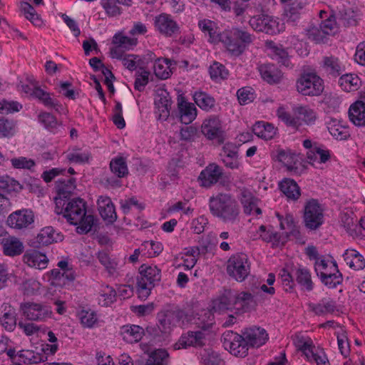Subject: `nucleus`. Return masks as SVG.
I'll return each mask as SVG.
<instances>
[{
    "mask_svg": "<svg viewBox=\"0 0 365 365\" xmlns=\"http://www.w3.org/2000/svg\"><path fill=\"white\" fill-rule=\"evenodd\" d=\"M76 187V178L59 179L56 182L57 196L55 197L54 201L56 202V199L58 198L61 200L71 199V195Z\"/></svg>",
    "mask_w": 365,
    "mask_h": 365,
    "instance_id": "obj_27",
    "label": "nucleus"
},
{
    "mask_svg": "<svg viewBox=\"0 0 365 365\" xmlns=\"http://www.w3.org/2000/svg\"><path fill=\"white\" fill-rule=\"evenodd\" d=\"M101 5L109 17H114L122 14V9L115 0H101Z\"/></svg>",
    "mask_w": 365,
    "mask_h": 365,
    "instance_id": "obj_54",
    "label": "nucleus"
},
{
    "mask_svg": "<svg viewBox=\"0 0 365 365\" xmlns=\"http://www.w3.org/2000/svg\"><path fill=\"white\" fill-rule=\"evenodd\" d=\"M1 308L2 315L0 317V323L6 331H12L17 324L16 309L9 304H4Z\"/></svg>",
    "mask_w": 365,
    "mask_h": 365,
    "instance_id": "obj_28",
    "label": "nucleus"
},
{
    "mask_svg": "<svg viewBox=\"0 0 365 365\" xmlns=\"http://www.w3.org/2000/svg\"><path fill=\"white\" fill-rule=\"evenodd\" d=\"M359 78L352 73L341 74L339 79V85L342 90L350 92L356 90L358 86Z\"/></svg>",
    "mask_w": 365,
    "mask_h": 365,
    "instance_id": "obj_47",
    "label": "nucleus"
},
{
    "mask_svg": "<svg viewBox=\"0 0 365 365\" xmlns=\"http://www.w3.org/2000/svg\"><path fill=\"white\" fill-rule=\"evenodd\" d=\"M20 309L23 315L30 321L43 322L51 318L53 314L51 307L40 303H21Z\"/></svg>",
    "mask_w": 365,
    "mask_h": 365,
    "instance_id": "obj_11",
    "label": "nucleus"
},
{
    "mask_svg": "<svg viewBox=\"0 0 365 365\" xmlns=\"http://www.w3.org/2000/svg\"><path fill=\"white\" fill-rule=\"evenodd\" d=\"M297 91L303 96H319L324 91V81L316 72H303L297 80Z\"/></svg>",
    "mask_w": 365,
    "mask_h": 365,
    "instance_id": "obj_6",
    "label": "nucleus"
},
{
    "mask_svg": "<svg viewBox=\"0 0 365 365\" xmlns=\"http://www.w3.org/2000/svg\"><path fill=\"white\" fill-rule=\"evenodd\" d=\"M198 27L205 34L209 36L208 41L212 43H218L222 38V31H220L217 24L209 19H202L198 21Z\"/></svg>",
    "mask_w": 365,
    "mask_h": 365,
    "instance_id": "obj_25",
    "label": "nucleus"
},
{
    "mask_svg": "<svg viewBox=\"0 0 365 365\" xmlns=\"http://www.w3.org/2000/svg\"><path fill=\"white\" fill-rule=\"evenodd\" d=\"M154 24L156 29L166 37H171L180 33L178 24L169 14L163 13L157 16Z\"/></svg>",
    "mask_w": 365,
    "mask_h": 365,
    "instance_id": "obj_16",
    "label": "nucleus"
},
{
    "mask_svg": "<svg viewBox=\"0 0 365 365\" xmlns=\"http://www.w3.org/2000/svg\"><path fill=\"white\" fill-rule=\"evenodd\" d=\"M38 118L39 122L50 132L54 133H57L59 128H61V123L58 122L56 117L50 113H41Z\"/></svg>",
    "mask_w": 365,
    "mask_h": 365,
    "instance_id": "obj_43",
    "label": "nucleus"
},
{
    "mask_svg": "<svg viewBox=\"0 0 365 365\" xmlns=\"http://www.w3.org/2000/svg\"><path fill=\"white\" fill-rule=\"evenodd\" d=\"M279 188L289 200L296 201L301 195V189L297 182L291 178H284L279 182Z\"/></svg>",
    "mask_w": 365,
    "mask_h": 365,
    "instance_id": "obj_29",
    "label": "nucleus"
},
{
    "mask_svg": "<svg viewBox=\"0 0 365 365\" xmlns=\"http://www.w3.org/2000/svg\"><path fill=\"white\" fill-rule=\"evenodd\" d=\"M34 222V214L30 209H22L11 213L6 220V224L11 228L22 230L32 227Z\"/></svg>",
    "mask_w": 365,
    "mask_h": 365,
    "instance_id": "obj_12",
    "label": "nucleus"
},
{
    "mask_svg": "<svg viewBox=\"0 0 365 365\" xmlns=\"http://www.w3.org/2000/svg\"><path fill=\"white\" fill-rule=\"evenodd\" d=\"M278 160L284 164L287 170L298 175L300 173L299 167L301 163L295 159V156L286 153L284 150H279L277 155Z\"/></svg>",
    "mask_w": 365,
    "mask_h": 365,
    "instance_id": "obj_38",
    "label": "nucleus"
},
{
    "mask_svg": "<svg viewBox=\"0 0 365 365\" xmlns=\"http://www.w3.org/2000/svg\"><path fill=\"white\" fill-rule=\"evenodd\" d=\"M221 43L233 56H240L252 43V36L247 31L239 27H232L222 31Z\"/></svg>",
    "mask_w": 365,
    "mask_h": 365,
    "instance_id": "obj_4",
    "label": "nucleus"
},
{
    "mask_svg": "<svg viewBox=\"0 0 365 365\" xmlns=\"http://www.w3.org/2000/svg\"><path fill=\"white\" fill-rule=\"evenodd\" d=\"M240 200L243 206L244 212L250 215L257 206V198L249 190L242 188L240 190Z\"/></svg>",
    "mask_w": 365,
    "mask_h": 365,
    "instance_id": "obj_42",
    "label": "nucleus"
},
{
    "mask_svg": "<svg viewBox=\"0 0 365 365\" xmlns=\"http://www.w3.org/2000/svg\"><path fill=\"white\" fill-rule=\"evenodd\" d=\"M209 209L213 217L224 223L233 225L240 220V206L230 193L220 192L210 197Z\"/></svg>",
    "mask_w": 365,
    "mask_h": 365,
    "instance_id": "obj_3",
    "label": "nucleus"
},
{
    "mask_svg": "<svg viewBox=\"0 0 365 365\" xmlns=\"http://www.w3.org/2000/svg\"><path fill=\"white\" fill-rule=\"evenodd\" d=\"M350 120L356 126L365 125V103L356 101L349 109Z\"/></svg>",
    "mask_w": 365,
    "mask_h": 365,
    "instance_id": "obj_31",
    "label": "nucleus"
},
{
    "mask_svg": "<svg viewBox=\"0 0 365 365\" xmlns=\"http://www.w3.org/2000/svg\"><path fill=\"white\" fill-rule=\"evenodd\" d=\"M98 210L103 220L113 224L117 220V214L111 199L107 196H100L97 200Z\"/></svg>",
    "mask_w": 365,
    "mask_h": 365,
    "instance_id": "obj_21",
    "label": "nucleus"
},
{
    "mask_svg": "<svg viewBox=\"0 0 365 365\" xmlns=\"http://www.w3.org/2000/svg\"><path fill=\"white\" fill-rule=\"evenodd\" d=\"M0 243L3 247V253L6 256L16 257L24 252L23 243L14 236L7 234L1 235Z\"/></svg>",
    "mask_w": 365,
    "mask_h": 365,
    "instance_id": "obj_17",
    "label": "nucleus"
},
{
    "mask_svg": "<svg viewBox=\"0 0 365 365\" xmlns=\"http://www.w3.org/2000/svg\"><path fill=\"white\" fill-rule=\"evenodd\" d=\"M256 31L273 35L279 31V23L272 16L265 14L253 16L249 21Z\"/></svg>",
    "mask_w": 365,
    "mask_h": 365,
    "instance_id": "obj_14",
    "label": "nucleus"
},
{
    "mask_svg": "<svg viewBox=\"0 0 365 365\" xmlns=\"http://www.w3.org/2000/svg\"><path fill=\"white\" fill-rule=\"evenodd\" d=\"M31 95L37 98L44 106L48 108H53L60 113L64 112V108L59 101L52 98L51 93L42 90L41 88L37 86L34 87L32 89Z\"/></svg>",
    "mask_w": 365,
    "mask_h": 365,
    "instance_id": "obj_24",
    "label": "nucleus"
},
{
    "mask_svg": "<svg viewBox=\"0 0 365 365\" xmlns=\"http://www.w3.org/2000/svg\"><path fill=\"white\" fill-rule=\"evenodd\" d=\"M305 5V3L302 1H295L287 5L284 9V14L287 19V22L294 24L299 19Z\"/></svg>",
    "mask_w": 365,
    "mask_h": 365,
    "instance_id": "obj_39",
    "label": "nucleus"
},
{
    "mask_svg": "<svg viewBox=\"0 0 365 365\" xmlns=\"http://www.w3.org/2000/svg\"><path fill=\"white\" fill-rule=\"evenodd\" d=\"M205 334L201 331H191L182 334L178 342L174 345L175 349H187L190 346H200L204 345Z\"/></svg>",
    "mask_w": 365,
    "mask_h": 365,
    "instance_id": "obj_19",
    "label": "nucleus"
},
{
    "mask_svg": "<svg viewBox=\"0 0 365 365\" xmlns=\"http://www.w3.org/2000/svg\"><path fill=\"white\" fill-rule=\"evenodd\" d=\"M237 96L241 105H246L254 101L255 93L252 88L247 86L238 89Z\"/></svg>",
    "mask_w": 365,
    "mask_h": 365,
    "instance_id": "obj_57",
    "label": "nucleus"
},
{
    "mask_svg": "<svg viewBox=\"0 0 365 365\" xmlns=\"http://www.w3.org/2000/svg\"><path fill=\"white\" fill-rule=\"evenodd\" d=\"M234 298L235 304L237 305L240 304V307L239 309L243 312L249 311L255 306L254 296L250 292H242L239 294L234 292Z\"/></svg>",
    "mask_w": 365,
    "mask_h": 365,
    "instance_id": "obj_41",
    "label": "nucleus"
},
{
    "mask_svg": "<svg viewBox=\"0 0 365 365\" xmlns=\"http://www.w3.org/2000/svg\"><path fill=\"white\" fill-rule=\"evenodd\" d=\"M294 115H297L307 125L314 124L317 120L315 111L307 106H298L294 108Z\"/></svg>",
    "mask_w": 365,
    "mask_h": 365,
    "instance_id": "obj_49",
    "label": "nucleus"
},
{
    "mask_svg": "<svg viewBox=\"0 0 365 365\" xmlns=\"http://www.w3.org/2000/svg\"><path fill=\"white\" fill-rule=\"evenodd\" d=\"M201 131L209 140H216L220 144L225 141V135L222 122L216 116L205 120L201 127Z\"/></svg>",
    "mask_w": 365,
    "mask_h": 365,
    "instance_id": "obj_13",
    "label": "nucleus"
},
{
    "mask_svg": "<svg viewBox=\"0 0 365 365\" xmlns=\"http://www.w3.org/2000/svg\"><path fill=\"white\" fill-rule=\"evenodd\" d=\"M268 334L260 327L252 326L245 328L241 334H233L229 344L230 351L236 356L245 357L250 347L259 348L268 340Z\"/></svg>",
    "mask_w": 365,
    "mask_h": 365,
    "instance_id": "obj_2",
    "label": "nucleus"
},
{
    "mask_svg": "<svg viewBox=\"0 0 365 365\" xmlns=\"http://www.w3.org/2000/svg\"><path fill=\"white\" fill-rule=\"evenodd\" d=\"M262 78L269 83H278L281 78L280 72L274 65L263 64L259 68Z\"/></svg>",
    "mask_w": 365,
    "mask_h": 365,
    "instance_id": "obj_40",
    "label": "nucleus"
},
{
    "mask_svg": "<svg viewBox=\"0 0 365 365\" xmlns=\"http://www.w3.org/2000/svg\"><path fill=\"white\" fill-rule=\"evenodd\" d=\"M227 272L237 282L244 281L250 272V263L245 253L232 255L227 260Z\"/></svg>",
    "mask_w": 365,
    "mask_h": 365,
    "instance_id": "obj_7",
    "label": "nucleus"
},
{
    "mask_svg": "<svg viewBox=\"0 0 365 365\" xmlns=\"http://www.w3.org/2000/svg\"><path fill=\"white\" fill-rule=\"evenodd\" d=\"M51 277L54 280H62L63 284H65L66 282H71L75 279V273L74 271L63 272L61 269L56 268L51 271Z\"/></svg>",
    "mask_w": 365,
    "mask_h": 365,
    "instance_id": "obj_60",
    "label": "nucleus"
},
{
    "mask_svg": "<svg viewBox=\"0 0 365 365\" xmlns=\"http://www.w3.org/2000/svg\"><path fill=\"white\" fill-rule=\"evenodd\" d=\"M137 39L123 36L120 34L114 35L112 43L115 46L110 48V55L112 58H122L126 51L131 49L137 44Z\"/></svg>",
    "mask_w": 365,
    "mask_h": 365,
    "instance_id": "obj_15",
    "label": "nucleus"
},
{
    "mask_svg": "<svg viewBox=\"0 0 365 365\" xmlns=\"http://www.w3.org/2000/svg\"><path fill=\"white\" fill-rule=\"evenodd\" d=\"M169 354L165 349H157L153 351L145 365H165Z\"/></svg>",
    "mask_w": 365,
    "mask_h": 365,
    "instance_id": "obj_52",
    "label": "nucleus"
},
{
    "mask_svg": "<svg viewBox=\"0 0 365 365\" xmlns=\"http://www.w3.org/2000/svg\"><path fill=\"white\" fill-rule=\"evenodd\" d=\"M81 322L84 327L91 328L97 322V317L95 312L91 309H83L79 313Z\"/></svg>",
    "mask_w": 365,
    "mask_h": 365,
    "instance_id": "obj_58",
    "label": "nucleus"
},
{
    "mask_svg": "<svg viewBox=\"0 0 365 365\" xmlns=\"http://www.w3.org/2000/svg\"><path fill=\"white\" fill-rule=\"evenodd\" d=\"M19 361L24 364H38L43 361L44 356L32 350H21L18 352Z\"/></svg>",
    "mask_w": 365,
    "mask_h": 365,
    "instance_id": "obj_48",
    "label": "nucleus"
},
{
    "mask_svg": "<svg viewBox=\"0 0 365 365\" xmlns=\"http://www.w3.org/2000/svg\"><path fill=\"white\" fill-rule=\"evenodd\" d=\"M198 180L200 185L205 187H210L220 182L222 185L230 183V176L223 172V169L215 163L209 164L200 173Z\"/></svg>",
    "mask_w": 365,
    "mask_h": 365,
    "instance_id": "obj_9",
    "label": "nucleus"
},
{
    "mask_svg": "<svg viewBox=\"0 0 365 365\" xmlns=\"http://www.w3.org/2000/svg\"><path fill=\"white\" fill-rule=\"evenodd\" d=\"M161 271L156 266L143 264L136 277V289L138 297L145 300L150 294L155 282L160 281Z\"/></svg>",
    "mask_w": 365,
    "mask_h": 365,
    "instance_id": "obj_5",
    "label": "nucleus"
},
{
    "mask_svg": "<svg viewBox=\"0 0 365 365\" xmlns=\"http://www.w3.org/2000/svg\"><path fill=\"white\" fill-rule=\"evenodd\" d=\"M210 75L212 79H225L228 76V71L222 63L215 61L209 68Z\"/></svg>",
    "mask_w": 365,
    "mask_h": 365,
    "instance_id": "obj_55",
    "label": "nucleus"
},
{
    "mask_svg": "<svg viewBox=\"0 0 365 365\" xmlns=\"http://www.w3.org/2000/svg\"><path fill=\"white\" fill-rule=\"evenodd\" d=\"M119 59L122 61L123 66L129 71H133L136 70L138 66L141 67L138 56L124 53L122 58Z\"/></svg>",
    "mask_w": 365,
    "mask_h": 365,
    "instance_id": "obj_62",
    "label": "nucleus"
},
{
    "mask_svg": "<svg viewBox=\"0 0 365 365\" xmlns=\"http://www.w3.org/2000/svg\"><path fill=\"white\" fill-rule=\"evenodd\" d=\"M149 71H145L143 67H140L139 70L135 73V89L140 92L143 91L149 82Z\"/></svg>",
    "mask_w": 365,
    "mask_h": 365,
    "instance_id": "obj_53",
    "label": "nucleus"
},
{
    "mask_svg": "<svg viewBox=\"0 0 365 365\" xmlns=\"http://www.w3.org/2000/svg\"><path fill=\"white\" fill-rule=\"evenodd\" d=\"M97 257L102 265L105 267L106 270L110 274H113L117 268V262L110 259L108 254L104 251L98 252Z\"/></svg>",
    "mask_w": 365,
    "mask_h": 365,
    "instance_id": "obj_56",
    "label": "nucleus"
},
{
    "mask_svg": "<svg viewBox=\"0 0 365 365\" xmlns=\"http://www.w3.org/2000/svg\"><path fill=\"white\" fill-rule=\"evenodd\" d=\"M111 172L118 178H122L128 175L126 160L123 157H117L110 162Z\"/></svg>",
    "mask_w": 365,
    "mask_h": 365,
    "instance_id": "obj_44",
    "label": "nucleus"
},
{
    "mask_svg": "<svg viewBox=\"0 0 365 365\" xmlns=\"http://www.w3.org/2000/svg\"><path fill=\"white\" fill-rule=\"evenodd\" d=\"M293 274L297 282L305 290L310 292L314 288L309 270L303 267L293 269Z\"/></svg>",
    "mask_w": 365,
    "mask_h": 365,
    "instance_id": "obj_35",
    "label": "nucleus"
},
{
    "mask_svg": "<svg viewBox=\"0 0 365 365\" xmlns=\"http://www.w3.org/2000/svg\"><path fill=\"white\" fill-rule=\"evenodd\" d=\"M329 269L330 271L326 272H320L318 277L324 286L330 289L336 288L337 285L342 283V274L339 272L336 262L334 260L331 261Z\"/></svg>",
    "mask_w": 365,
    "mask_h": 365,
    "instance_id": "obj_20",
    "label": "nucleus"
},
{
    "mask_svg": "<svg viewBox=\"0 0 365 365\" xmlns=\"http://www.w3.org/2000/svg\"><path fill=\"white\" fill-rule=\"evenodd\" d=\"M22 106L17 101H8L3 100L0 101V113L9 114L18 112Z\"/></svg>",
    "mask_w": 365,
    "mask_h": 365,
    "instance_id": "obj_64",
    "label": "nucleus"
},
{
    "mask_svg": "<svg viewBox=\"0 0 365 365\" xmlns=\"http://www.w3.org/2000/svg\"><path fill=\"white\" fill-rule=\"evenodd\" d=\"M323 67L329 76L336 78L345 71V66L340 60L334 56H325L323 58Z\"/></svg>",
    "mask_w": 365,
    "mask_h": 365,
    "instance_id": "obj_30",
    "label": "nucleus"
},
{
    "mask_svg": "<svg viewBox=\"0 0 365 365\" xmlns=\"http://www.w3.org/2000/svg\"><path fill=\"white\" fill-rule=\"evenodd\" d=\"M185 316V312L178 307L168 306L158 314L159 329L161 332L168 333L171 327H175Z\"/></svg>",
    "mask_w": 365,
    "mask_h": 365,
    "instance_id": "obj_10",
    "label": "nucleus"
},
{
    "mask_svg": "<svg viewBox=\"0 0 365 365\" xmlns=\"http://www.w3.org/2000/svg\"><path fill=\"white\" fill-rule=\"evenodd\" d=\"M55 212L58 215L62 214L70 224L77 225L78 234L88 233L94 225V217L87 215L86 202L81 197L56 199Z\"/></svg>",
    "mask_w": 365,
    "mask_h": 365,
    "instance_id": "obj_1",
    "label": "nucleus"
},
{
    "mask_svg": "<svg viewBox=\"0 0 365 365\" xmlns=\"http://www.w3.org/2000/svg\"><path fill=\"white\" fill-rule=\"evenodd\" d=\"M220 158L225 167L237 169L240 165L237 146L231 143H225L220 153Z\"/></svg>",
    "mask_w": 365,
    "mask_h": 365,
    "instance_id": "obj_18",
    "label": "nucleus"
},
{
    "mask_svg": "<svg viewBox=\"0 0 365 365\" xmlns=\"http://www.w3.org/2000/svg\"><path fill=\"white\" fill-rule=\"evenodd\" d=\"M276 131L272 123L264 121H257L252 126L254 134L265 140L272 139L276 135Z\"/></svg>",
    "mask_w": 365,
    "mask_h": 365,
    "instance_id": "obj_34",
    "label": "nucleus"
},
{
    "mask_svg": "<svg viewBox=\"0 0 365 365\" xmlns=\"http://www.w3.org/2000/svg\"><path fill=\"white\" fill-rule=\"evenodd\" d=\"M308 306L316 315L320 316L333 313L336 309V302L329 297H324L319 303H309Z\"/></svg>",
    "mask_w": 365,
    "mask_h": 365,
    "instance_id": "obj_33",
    "label": "nucleus"
},
{
    "mask_svg": "<svg viewBox=\"0 0 365 365\" xmlns=\"http://www.w3.org/2000/svg\"><path fill=\"white\" fill-rule=\"evenodd\" d=\"M12 166L16 169L31 170L36 165L32 159H28L26 157L14 158L11 160Z\"/></svg>",
    "mask_w": 365,
    "mask_h": 365,
    "instance_id": "obj_63",
    "label": "nucleus"
},
{
    "mask_svg": "<svg viewBox=\"0 0 365 365\" xmlns=\"http://www.w3.org/2000/svg\"><path fill=\"white\" fill-rule=\"evenodd\" d=\"M234 299V292L231 289H225L212 301V309L215 312L218 313L232 309L235 306Z\"/></svg>",
    "mask_w": 365,
    "mask_h": 365,
    "instance_id": "obj_23",
    "label": "nucleus"
},
{
    "mask_svg": "<svg viewBox=\"0 0 365 365\" xmlns=\"http://www.w3.org/2000/svg\"><path fill=\"white\" fill-rule=\"evenodd\" d=\"M273 58H276L279 63L287 66L289 63L288 53L282 45H273L271 46Z\"/></svg>",
    "mask_w": 365,
    "mask_h": 365,
    "instance_id": "obj_59",
    "label": "nucleus"
},
{
    "mask_svg": "<svg viewBox=\"0 0 365 365\" xmlns=\"http://www.w3.org/2000/svg\"><path fill=\"white\" fill-rule=\"evenodd\" d=\"M344 259L346 264L355 270H360L365 267L364 258L354 250H351L350 252H348V250H346Z\"/></svg>",
    "mask_w": 365,
    "mask_h": 365,
    "instance_id": "obj_46",
    "label": "nucleus"
},
{
    "mask_svg": "<svg viewBox=\"0 0 365 365\" xmlns=\"http://www.w3.org/2000/svg\"><path fill=\"white\" fill-rule=\"evenodd\" d=\"M58 240H62V235L56 234L52 227H46L41 230L36 236V242L39 246H47Z\"/></svg>",
    "mask_w": 365,
    "mask_h": 365,
    "instance_id": "obj_37",
    "label": "nucleus"
},
{
    "mask_svg": "<svg viewBox=\"0 0 365 365\" xmlns=\"http://www.w3.org/2000/svg\"><path fill=\"white\" fill-rule=\"evenodd\" d=\"M158 98H159L155 101L158 109L157 112L159 113V118L165 120L170 115L173 102L169 93L166 91H163L159 93Z\"/></svg>",
    "mask_w": 365,
    "mask_h": 365,
    "instance_id": "obj_32",
    "label": "nucleus"
},
{
    "mask_svg": "<svg viewBox=\"0 0 365 365\" xmlns=\"http://www.w3.org/2000/svg\"><path fill=\"white\" fill-rule=\"evenodd\" d=\"M193 99L201 109L206 111L211 110L215 105V98L205 92H195L193 95Z\"/></svg>",
    "mask_w": 365,
    "mask_h": 365,
    "instance_id": "obj_45",
    "label": "nucleus"
},
{
    "mask_svg": "<svg viewBox=\"0 0 365 365\" xmlns=\"http://www.w3.org/2000/svg\"><path fill=\"white\" fill-rule=\"evenodd\" d=\"M303 218L305 227L310 230H316L322 225L324 208L318 200L312 198L307 201Z\"/></svg>",
    "mask_w": 365,
    "mask_h": 365,
    "instance_id": "obj_8",
    "label": "nucleus"
},
{
    "mask_svg": "<svg viewBox=\"0 0 365 365\" xmlns=\"http://www.w3.org/2000/svg\"><path fill=\"white\" fill-rule=\"evenodd\" d=\"M178 108L179 110L180 120L183 124L191 123L197 116V109L192 103H188L185 98L179 96L178 98Z\"/></svg>",
    "mask_w": 365,
    "mask_h": 365,
    "instance_id": "obj_22",
    "label": "nucleus"
},
{
    "mask_svg": "<svg viewBox=\"0 0 365 365\" xmlns=\"http://www.w3.org/2000/svg\"><path fill=\"white\" fill-rule=\"evenodd\" d=\"M317 154L320 157V163H325L330 159L329 151L318 147L317 143H314V150H309L307 153V157L311 160H315L317 159Z\"/></svg>",
    "mask_w": 365,
    "mask_h": 365,
    "instance_id": "obj_61",
    "label": "nucleus"
},
{
    "mask_svg": "<svg viewBox=\"0 0 365 365\" xmlns=\"http://www.w3.org/2000/svg\"><path fill=\"white\" fill-rule=\"evenodd\" d=\"M277 115L287 125L292 127L293 128L298 129L302 125L299 115H295V116H294L282 108L278 109Z\"/></svg>",
    "mask_w": 365,
    "mask_h": 365,
    "instance_id": "obj_50",
    "label": "nucleus"
},
{
    "mask_svg": "<svg viewBox=\"0 0 365 365\" xmlns=\"http://www.w3.org/2000/svg\"><path fill=\"white\" fill-rule=\"evenodd\" d=\"M328 130L330 134L336 140H346L350 137L349 128L340 125L339 123H336L335 121L332 125L328 126Z\"/></svg>",
    "mask_w": 365,
    "mask_h": 365,
    "instance_id": "obj_51",
    "label": "nucleus"
},
{
    "mask_svg": "<svg viewBox=\"0 0 365 365\" xmlns=\"http://www.w3.org/2000/svg\"><path fill=\"white\" fill-rule=\"evenodd\" d=\"M121 334L125 341L129 343L138 342L144 335V329L138 325H125L121 328Z\"/></svg>",
    "mask_w": 365,
    "mask_h": 365,
    "instance_id": "obj_36",
    "label": "nucleus"
},
{
    "mask_svg": "<svg viewBox=\"0 0 365 365\" xmlns=\"http://www.w3.org/2000/svg\"><path fill=\"white\" fill-rule=\"evenodd\" d=\"M23 260L28 266L38 269H45L48 262L46 255L35 250L26 251Z\"/></svg>",
    "mask_w": 365,
    "mask_h": 365,
    "instance_id": "obj_26",
    "label": "nucleus"
}]
</instances>
